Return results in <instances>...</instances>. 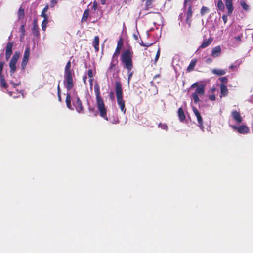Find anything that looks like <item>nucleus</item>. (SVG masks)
<instances>
[{"label":"nucleus","instance_id":"4be33fe9","mask_svg":"<svg viewBox=\"0 0 253 253\" xmlns=\"http://www.w3.org/2000/svg\"><path fill=\"white\" fill-rule=\"evenodd\" d=\"M99 38L98 36H95L92 42V45L96 52L99 50Z\"/></svg>","mask_w":253,"mask_h":253},{"label":"nucleus","instance_id":"8fccbe9b","mask_svg":"<svg viewBox=\"0 0 253 253\" xmlns=\"http://www.w3.org/2000/svg\"><path fill=\"white\" fill-rule=\"evenodd\" d=\"M106 0H100V2L102 5H104L106 4Z\"/></svg>","mask_w":253,"mask_h":253},{"label":"nucleus","instance_id":"a211bd4d","mask_svg":"<svg viewBox=\"0 0 253 253\" xmlns=\"http://www.w3.org/2000/svg\"><path fill=\"white\" fill-rule=\"evenodd\" d=\"M221 52V49L220 46H217L213 48L212 49L211 56L213 57H218Z\"/></svg>","mask_w":253,"mask_h":253},{"label":"nucleus","instance_id":"4468645a","mask_svg":"<svg viewBox=\"0 0 253 253\" xmlns=\"http://www.w3.org/2000/svg\"><path fill=\"white\" fill-rule=\"evenodd\" d=\"M231 116L234 120L237 123L240 124L243 121L242 117L239 111L237 110H233L231 112Z\"/></svg>","mask_w":253,"mask_h":253},{"label":"nucleus","instance_id":"49530a36","mask_svg":"<svg viewBox=\"0 0 253 253\" xmlns=\"http://www.w3.org/2000/svg\"><path fill=\"white\" fill-rule=\"evenodd\" d=\"M60 81H59L58 84L57 85V94H61V89L59 85Z\"/></svg>","mask_w":253,"mask_h":253},{"label":"nucleus","instance_id":"f3484780","mask_svg":"<svg viewBox=\"0 0 253 253\" xmlns=\"http://www.w3.org/2000/svg\"><path fill=\"white\" fill-rule=\"evenodd\" d=\"M32 34L34 36L38 37L40 35L39 31V27L38 25V22L36 19H35L33 21V25L32 29Z\"/></svg>","mask_w":253,"mask_h":253},{"label":"nucleus","instance_id":"c9c22d12","mask_svg":"<svg viewBox=\"0 0 253 253\" xmlns=\"http://www.w3.org/2000/svg\"><path fill=\"white\" fill-rule=\"evenodd\" d=\"M4 64V61H0V77H1V76H3V75L2 74V72L3 71Z\"/></svg>","mask_w":253,"mask_h":253},{"label":"nucleus","instance_id":"5fc2aeb1","mask_svg":"<svg viewBox=\"0 0 253 253\" xmlns=\"http://www.w3.org/2000/svg\"><path fill=\"white\" fill-rule=\"evenodd\" d=\"M160 76V74H157V75H155V76H154V77L153 79H156V78H157L159 77Z\"/></svg>","mask_w":253,"mask_h":253},{"label":"nucleus","instance_id":"2f4dec72","mask_svg":"<svg viewBox=\"0 0 253 253\" xmlns=\"http://www.w3.org/2000/svg\"><path fill=\"white\" fill-rule=\"evenodd\" d=\"M241 5L242 7L246 11L248 10L249 9V5L244 1H241Z\"/></svg>","mask_w":253,"mask_h":253},{"label":"nucleus","instance_id":"0eeeda50","mask_svg":"<svg viewBox=\"0 0 253 253\" xmlns=\"http://www.w3.org/2000/svg\"><path fill=\"white\" fill-rule=\"evenodd\" d=\"M19 56L20 53L19 52H15L10 61L9 67L10 69V73L11 75H12L16 71V64Z\"/></svg>","mask_w":253,"mask_h":253},{"label":"nucleus","instance_id":"72a5a7b5","mask_svg":"<svg viewBox=\"0 0 253 253\" xmlns=\"http://www.w3.org/2000/svg\"><path fill=\"white\" fill-rule=\"evenodd\" d=\"M218 80L222 82L221 84H226L228 82V79L226 77H220L219 78Z\"/></svg>","mask_w":253,"mask_h":253},{"label":"nucleus","instance_id":"79ce46f5","mask_svg":"<svg viewBox=\"0 0 253 253\" xmlns=\"http://www.w3.org/2000/svg\"><path fill=\"white\" fill-rule=\"evenodd\" d=\"M58 0H51L50 6L53 7L55 4L57 3Z\"/></svg>","mask_w":253,"mask_h":253},{"label":"nucleus","instance_id":"4d7b16f0","mask_svg":"<svg viewBox=\"0 0 253 253\" xmlns=\"http://www.w3.org/2000/svg\"><path fill=\"white\" fill-rule=\"evenodd\" d=\"M233 67H234V66H233V65H231V66H230V68H233Z\"/></svg>","mask_w":253,"mask_h":253},{"label":"nucleus","instance_id":"1a4fd4ad","mask_svg":"<svg viewBox=\"0 0 253 253\" xmlns=\"http://www.w3.org/2000/svg\"><path fill=\"white\" fill-rule=\"evenodd\" d=\"M231 127L234 130H236L240 134H247L250 131L249 128L246 125H241L239 126L232 125Z\"/></svg>","mask_w":253,"mask_h":253},{"label":"nucleus","instance_id":"bb28decb","mask_svg":"<svg viewBox=\"0 0 253 253\" xmlns=\"http://www.w3.org/2000/svg\"><path fill=\"white\" fill-rule=\"evenodd\" d=\"M216 7L218 11L223 12L225 10V5L222 0H218Z\"/></svg>","mask_w":253,"mask_h":253},{"label":"nucleus","instance_id":"a878e982","mask_svg":"<svg viewBox=\"0 0 253 253\" xmlns=\"http://www.w3.org/2000/svg\"><path fill=\"white\" fill-rule=\"evenodd\" d=\"M212 73L214 74H216L217 76H222L226 74V71L224 69H213L211 71Z\"/></svg>","mask_w":253,"mask_h":253},{"label":"nucleus","instance_id":"f704fd0d","mask_svg":"<svg viewBox=\"0 0 253 253\" xmlns=\"http://www.w3.org/2000/svg\"><path fill=\"white\" fill-rule=\"evenodd\" d=\"M160 49L159 48L158 50H157V52L156 56H155V60H154L155 64H156V62H157V61L160 57Z\"/></svg>","mask_w":253,"mask_h":253},{"label":"nucleus","instance_id":"3c124183","mask_svg":"<svg viewBox=\"0 0 253 253\" xmlns=\"http://www.w3.org/2000/svg\"><path fill=\"white\" fill-rule=\"evenodd\" d=\"M93 80V78H90V79H89L90 85L91 86H92V85H93V83H92Z\"/></svg>","mask_w":253,"mask_h":253},{"label":"nucleus","instance_id":"393cba45","mask_svg":"<svg viewBox=\"0 0 253 253\" xmlns=\"http://www.w3.org/2000/svg\"><path fill=\"white\" fill-rule=\"evenodd\" d=\"M89 15V10L88 8L85 9L83 13L82 19H81V22L82 23H85L86 22Z\"/></svg>","mask_w":253,"mask_h":253},{"label":"nucleus","instance_id":"7ed1b4c3","mask_svg":"<svg viewBox=\"0 0 253 253\" xmlns=\"http://www.w3.org/2000/svg\"><path fill=\"white\" fill-rule=\"evenodd\" d=\"M115 93L117 102L121 111L125 114L126 108L125 107V101L123 98L122 85L120 81H116L115 83Z\"/></svg>","mask_w":253,"mask_h":253},{"label":"nucleus","instance_id":"c85d7f7f","mask_svg":"<svg viewBox=\"0 0 253 253\" xmlns=\"http://www.w3.org/2000/svg\"><path fill=\"white\" fill-rule=\"evenodd\" d=\"M18 19H23L25 17L24 9L22 7H20L18 11Z\"/></svg>","mask_w":253,"mask_h":253},{"label":"nucleus","instance_id":"6ab92c4d","mask_svg":"<svg viewBox=\"0 0 253 253\" xmlns=\"http://www.w3.org/2000/svg\"><path fill=\"white\" fill-rule=\"evenodd\" d=\"M220 93H221V97L222 96H226L228 94V90L227 87V86L223 84H221L220 85Z\"/></svg>","mask_w":253,"mask_h":253},{"label":"nucleus","instance_id":"ea45409f","mask_svg":"<svg viewBox=\"0 0 253 253\" xmlns=\"http://www.w3.org/2000/svg\"><path fill=\"white\" fill-rule=\"evenodd\" d=\"M41 16L43 17V20H48V16L46 13L42 12Z\"/></svg>","mask_w":253,"mask_h":253},{"label":"nucleus","instance_id":"6e6552de","mask_svg":"<svg viewBox=\"0 0 253 253\" xmlns=\"http://www.w3.org/2000/svg\"><path fill=\"white\" fill-rule=\"evenodd\" d=\"M30 53V48L27 46L24 54V56L21 63V67L22 70H24L27 64Z\"/></svg>","mask_w":253,"mask_h":253},{"label":"nucleus","instance_id":"864d4df0","mask_svg":"<svg viewBox=\"0 0 253 253\" xmlns=\"http://www.w3.org/2000/svg\"><path fill=\"white\" fill-rule=\"evenodd\" d=\"M236 39L238 41H240L241 40V36H239L238 37H235Z\"/></svg>","mask_w":253,"mask_h":253},{"label":"nucleus","instance_id":"37998d69","mask_svg":"<svg viewBox=\"0 0 253 253\" xmlns=\"http://www.w3.org/2000/svg\"><path fill=\"white\" fill-rule=\"evenodd\" d=\"M209 98L210 100L214 101L215 100L216 97L214 94H211L209 96Z\"/></svg>","mask_w":253,"mask_h":253},{"label":"nucleus","instance_id":"09e8293b","mask_svg":"<svg viewBox=\"0 0 253 253\" xmlns=\"http://www.w3.org/2000/svg\"><path fill=\"white\" fill-rule=\"evenodd\" d=\"M86 79H87L86 76H84L83 77V82L84 84H86Z\"/></svg>","mask_w":253,"mask_h":253},{"label":"nucleus","instance_id":"9d476101","mask_svg":"<svg viewBox=\"0 0 253 253\" xmlns=\"http://www.w3.org/2000/svg\"><path fill=\"white\" fill-rule=\"evenodd\" d=\"M193 111L195 115L196 116L197 119V121L198 123L199 126L202 129H203V118L201 116V114L199 111L195 107H193Z\"/></svg>","mask_w":253,"mask_h":253},{"label":"nucleus","instance_id":"ddd939ff","mask_svg":"<svg viewBox=\"0 0 253 253\" xmlns=\"http://www.w3.org/2000/svg\"><path fill=\"white\" fill-rule=\"evenodd\" d=\"M186 15V17L185 19V22L187 24H188L189 27H190L191 23L192 22V17L193 15L192 6L191 5H190L188 7Z\"/></svg>","mask_w":253,"mask_h":253},{"label":"nucleus","instance_id":"de8ad7c7","mask_svg":"<svg viewBox=\"0 0 253 253\" xmlns=\"http://www.w3.org/2000/svg\"><path fill=\"white\" fill-rule=\"evenodd\" d=\"M212 60L211 58H208V59H207L206 62L207 64H210L212 62Z\"/></svg>","mask_w":253,"mask_h":253},{"label":"nucleus","instance_id":"a19ab883","mask_svg":"<svg viewBox=\"0 0 253 253\" xmlns=\"http://www.w3.org/2000/svg\"><path fill=\"white\" fill-rule=\"evenodd\" d=\"M222 18L223 19V21L224 22V24H226L227 22V15L226 14H223L222 16Z\"/></svg>","mask_w":253,"mask_h":253},{"label":"nucleus","instance_id":"f03ea898","mask_svg":"<svg viewBox=\"0 0 253 253\" xmlns=\"http://www.w3.org/2000/svg\"><path fill=\"white\" fill-rule=\"evenodd\" d=\"M94 92L96 96L97 107L99 111L100 116L106 121H108L107 109L105 106L103 100L101 96L100 86L98 84H95L94 85Z\"/></svg>","mask_w":253,"mask_h":253},{"label":"nucleus","instance_id":"dca6fc26","mask_svg":"<svg viewBox=\"0 0 253 253\" xmlns=\"http://www.w3.org/2000/svg\"><path fill=\"white\" fill-rule=\"evenodd\" d=\"M118 63V57L112 56L111 62L110 64L108 70L110 71H115L116 66Z\"/></svg>","mask_w":253,"mask_h":253},{"label":"nucleus","instance_id":"39448f33","mask_svg":"<svg viewBox=\"0 0 253 253\" xmlns=\"http://www.w3.org/2000/svg\"><path fill=\"white\" fill-rule=\"evenodd\" d=\"M196 88L194 92L191 94V97L195 104L200 101L199 97L204 95L205 93V86L203 84H199L198 83L193 84L190 89Z\"/></svg>","mask_w":253,"mask_h":253},{"label":"nucleus","instance_id":"6e6d98bb","mask_svg":"<svg viewBox=\"0 0 253 253\" xmlns=\"http://www.w3.org/2000/svg\"><path fill=\"white\" fill-rule=\"evenodd\" d=\"M211 90L212 92L214 91L215 90V88L214 87V88H212Z\"/></svg>","mask_w":253,"mask_h":253},{"label":"nucleus","instance_id":"a18cd8bd","mask_svg":"<svg viewBox=\"0 0 253 253\" xmlns=\"http://www.w3.org/2000/svg\"><path fill=\"white\" fill-rule=\"evenodd\" d=\"M48 8H49L48 4L46 5L44 7V8L42 10V12L46 13L47 11Z\"/></svg>","mask_w":253,"mask_h":253},{"label":"nucleus","instance_id":"c756f323","mask_svg":"<svg viewBox=\"0 0 253 253\" xmlns=\"http://www.w3.org/2000/svg\"><path fill=\"white\" fill-rule=\"evenodd\" d=\"M0 80L1 86L3 87L4 88H7L8 85L5 81L4 76H1V77H0Z\"/></svg>","mask_w":253,"mask_h":253},{"label":"nucleus","instance_id":"cd10ccee","mask_svg":"<svg viewBox=\"0 0 253 253\" xmlns=\"http://www.w3.org/2000/svg\"><path fill=\"white\" fill-rule=\"evenodd\" d=\"M155 0H146L145 2V9L149 10L150 8H153L154 6L153 5V3L154 2Z\"/></svg>","mask_w":253,"mask_h":253},{"label":"nucleus","instance_id":"13d9d810","mask_svg":"<svg viewBox=\"0 0 253 253\" xmlns=\"http://www.w3.org/2000/svg\"><path fill=\"white\" fill-rule=\"evenodd\" d=\"M141 45H142V46H146L145 44H144L143 43H142Z\"/></svg>","mask_w":253,"mask_h":253},{"label":"nucleus","instance_id":"423d86ee","mask_svg":"<svg viewBox=\"0 0 253 253\" xmlns=\"http://www.w3.org/2000/svg\"><path fill=\"white\" fill-rule=\"evenodd\" d=\"M73 105L79 113H84V110L82 102L78 95L72 98Z\"/></svg>","mask_w":253,"mask_h":253},{"label":"nucleus","instance_id":"9b49d317","mask_svg":"<svg viewBox=\"0 0 253 253\" xmlns=\"http://www.w3.org/2000/svg\"><path fill=\"white\" fill-rule=\"evenodd\" d=\"M13 46V42H9L7 43V45L6 47V52H5V58L6 60H8L10 58L12 53V48Z\"/></svg>","mask_w":253,"mask_h":253},{"label":"nucleus","instance_id":"412c9836","mask_svg":"<svg viewBox=\"0 0 253 253\" xmlns=\"http://www.w3.org/2000/svg\"><path fill=\"white\" fill-rule=\"evenodd\" d=\"M65 101L67 108L70 110H73L74 108L71 105V98L69 93L66 94Z\"/></svg>","mask_w":253,"mask_h":253},{"label":"nucleus","instance_id":"4c0bfd02","mask_svg":"<svg viewBox=\"0 0 253 253\" xmlns=\"http://www.w3.org/2000/svg\"><path fill=\"white\" fill-rule=\"evenodd\" d=\"M97 6H98L97 2L96 1H94V2H93V5L92 7V9H93L94 11H96V9H97Z\"/></svg>","mask_w":253,"mask_h":253},{"label":"nucleus","instance_id":"5701e85b","mask_svg":"<svg viewBox=\"0 0 253 253\" xmlns=\"http://www.w3.org/2000/svg\"><path fill=\"white\" fill-rule=\"evenodd\" d=\"M197 62V60L196 59H193L191 61L189 66H188L186 70L187 72H190L193 70L195 66H196Z\"/></svg>","mask_w":253,"mask_h":253},{"label":"nucleus","instance_id":"f8f14e48","mask_svg":"<svg viewBox=\"0 0 253 253\" xmlns=\"http://www.w3.org/2000/svg\"><path fill=\"white\" fill-rule=\"evenodd\" d=\"M123 46V40L122 38H120L117 42V45L116 48L115 49V52L113 53V56L114 57H118Z\"/></svg>","mask_w":253,"mask_h":253},{"label":"nucleus","instance_id":"b1692460","mask_svg":"<svg viewBox=\"0 0 253 253\" xmlns=\"http://www.w3.org/2000/svg\"><path fill=\"white\" fill-rule=\"evenodd\" d=\"M177 114L179 120L181 122H183L185 119L186 117L184 113L183 110L181 107L178 108L177 111Z\"/></svg>","mask_w":253,"mask_h":253},{"label":"nucleus","instance_id":"c03bdc74","mask_svg":"<svg viewBox=\"0 0 253 253\" xmlns=\"http://www.w3.org/2000/svg\"><path fill=\"white\" fill-rule=\"evenodd\" d=\"M20 31H21L23 36H24L25 33V26L24 25H21L20 27Z\"/></svg>","mask_w":253,"mask_h":253},{"label":"nucleus","instance_id":"20e7f679","mask_svg":"<svg viewBox=\"0 0 253 253\" xmlns=\"http://www.w3.org/2000/svg\"><path fill=\"white\" fill-rule=\"evenodd\" d=\"M71 63L69 61L65 67L64 84L68 91L70 90L74 86L73 73L71 69Z\"/></svg>","mask_w":253,"mask_h":253},{"label":"nucleus","instance_id":"473e14b6","mask_svg":"<svg viewBox=\"0 0 253 253\" xmlns=\"http://www.w3.org/2000/svg\"><path fill=\"white\" fill-rule=\"evenodd\" d=\"M48 20H43L41 26L42 28L43 31H45L46 28L47 24L48 23Z\"/></svg>","mask_w":253,"mask_h":253},{"label":"nucleus","instance_id":"58836bf2","mask_svg":"<svg viewBox=\"0 0 253 253\" xmlns=\"http://www.w3.org/2000/svg\"><path fill=\"white\" fill-rule=\"evenodd\" d=\"M87 74L90 78H93V71L91 69H90L87 71Z\"/></svg>","mask_w":253,"mask_h":253},{"label":"nucleus","instance_id":"f257e3e1","mask_svg":"<svg viewBox=\"0 0 253 253\" xmlns=\"http://www.w3.org/2000/svg\"><path fill=\"white\" fill-rule=\"evenodd\" d=\"M133 52L131 47H128L122 52L120 58L121 63L124 68H126L127 70L128 84L133 74V72L131 71L133 68Z\"/></svg>","mask_w":253,"mask_h":253},{"label":"nucleus","instance_id":"2eb2a0df","mask_svg":"<svg viewBox=\"0 0 253 253\" xmlns=\"http://www.w3.org/2000/svg\"><path fill=\"white\" fill-rule=\"evenodd\" d=\"M225 5L228 10V15H231L234 10V6L233 4V0H224Z\"/></svg>","mask_w":253,"mask_h":253},{"label":"nucleus","instance_id":"603ef678","mask_svg":"<svg viewBox=\"0 0 253 253\" xmlns=\"http://www.w3.org/2000/svg\"><path fill=\"white\" fill-rule=\"evenodd\" d=\"M58 98L59 102H61L62 99L61 97V94H58Z\"/></svg>","mask_w":253,"mask_h":253},{"label":"nucleus","instance_id":"aec40b11","mask_svg":"<svg viewBox=\"0 0 253 253\" xmlns=\"http://www.w3.org/2000/svg\"><path fill=\"white\" fill-rule=\"evenodd\" d=\"M212 42V38H209L208 39L204 40L203 43L201 44V45L199 46V48H205L208 46H209Z\"/></svg>","mask_w":253,"mask_h":253},{"label":"nucleus","instance_id":"e433bc0d","mask_svg":"<svg viewBox=\"0 0 253 253\" xmlns=\"http://www.w3.org/2000/svg\"><path fill=\"white\" fill-rule=\"evenodd\" d=\"M159 126L160 127H161L162 129H165V130H166L168 128V127L167 126V125L166 124H165L160 123L159 125Z\"/></svg>","mask_w":253,"mask_h":253},{"label":"nucleus","instance_id":"7c9ffc66","mask_svg":"<svg viewBox=\"0 0 253 253\" xmlns=\"http://www.w3.org/2000/svg\"><path fill=\"white\" fill-rule=\"evenodd\" d=\"M209 11V9L204 6H203L201 9L200 13L201 15H204L206 13L208 12Z\"/></svg>","mask_w":253,"mask_h":253}]
</instances>
